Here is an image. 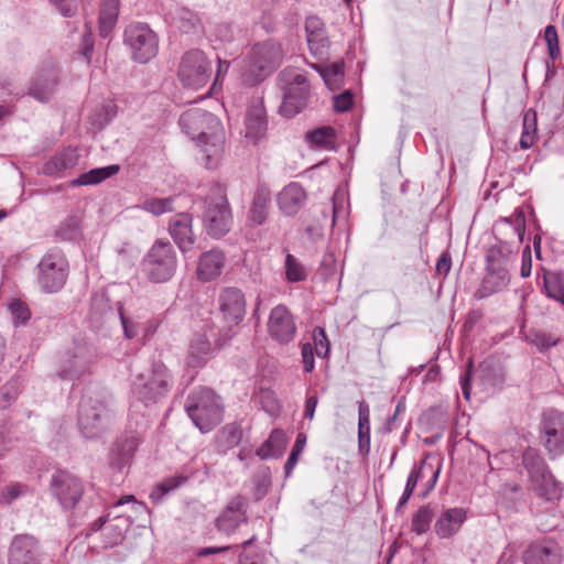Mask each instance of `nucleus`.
<instances>
[{"mask_svg": "<svg viewBox=\"0 0 564 564\" xmlns=\"http://www.w3.org/2000/svg\"><path fill=\"white\" fill-rule=\"evenodd\" d=\"M305 33L308 50L318 61H325L329 56L330 42L325 23L316 15H310L305 21Z\"/></svg>", "mask_w": 564, "mask_h": 564, "instance_id": "19", "label": "nucleus"}, {"mask_svg": "<svg viewBox=\"0 0 564 564\" xmlns=\"http://www.w3.org/2000/svg\"><path fill=\"white\" fill-rule=\"evenodd\" d=\"M440 471L441 467L433 466V464L427 462V457L422 459L420 464H415L408 476L403 494L400 497L395 510L399 511L402 507H404L408 503L416 488L417 482L424 479L425 477H429L425 484L426 491L429 492L433 490L437 482Z\"/></svg>", "mask_w": 564, "mask_h": 564, "instance_id": "17", "label": "nucleus"}, {"mask_svg": "<svg viewBox=\"0 0 564 564\" xmlns=\"http://www.w3.org/2000/svg\"><path fill=\"white\" fill-rule=\"evenodd\" d=\"M205 212H230L226 187L219 183L210 186L204 198Z\"/></svg>", "mask_w": 564, "mask_h": 564, "instance_id": "40", "label": "nucleus"}, {"mask_svg": "<svg viewBox=\"0 0 564 564\" xmlns=\"http://www.w3.org/2000/svg\"><path fill=\"white\" fill-rule=\"evenodd\" d=\"M115 518L121 519L124 525H111L110 531L108 530V547L115 546L123 541L126 530L130 524L128 518H122L119 514H116Z\"/></svg>", "mask_w": 564, "mask_h": 564, "instance_id": "58", "label": "nucleus"}, {"mask_svg": "<svg viewBox=\"0 0 564 564\" xmlns=\"http://www.w3.org/2000/svg\"><path fill=\"white\" fill-rule=\"evenodd\" d=\"M499 226H503L511 231V235L518 239L519 242L523 241L525 234V217L524 214H513L509 217H503L498 220Z\"/></svg>", "mask_w": 564, "mask_h": 564, "instance_id": "49", "label": "nucleus"}, {"mask_svg": "<svg viewBox=\"0 0 564 564\" xmlns=\"http://www.w3.org/2000/svg\"><path fill=\"white\" fill-rule=\"evenodd\" d=\"M185 411L202 433L210 432L224 420V405L220 398L205 387L195 389L187 395Z\"/></svg>", "mask_w": 564, "mask_h": 564, "instance_id": "3", "label": "nucleus"}, {"mask_svg": "<svg viewBox=\"0 0 564 564\" xmlns=\"http://www.w3.org/2000/svg\"><path fill=\"white\" fill-rule=\"evenodd\" d=\"M523 564H562L561 545L551 538L531 542L522 554Z\"/></svg>", "mask_w": 564, "mask_h": 564, "instance_id": "16", "label": "nucleus"}, {"mask_svg": "<svg viewBox=\"0 0 564 564\" xmlns=\"http://www.w3.org/2000/svg\"><path fill=\"white\" fill-rule=\"evenodd\" d=\"M271 484L272 480L269 468H263L262 470L254 474L252 477L253 499L256 501L262 500L268 495Z\"/></svg>", "mask_w": 564, "mask_h": 564, "instance_id": "47", "label": "nucleus"}, {"mask_svg": "<svg viewBox=\"0 0 564 564\" xmlns=\"http://www.w3.org/2000/svg\"><path fill=\"white\" fill-rule=\"evenodd\" d=\"M10 312L17 326L24 325L31 317L29 307L19 301L12 302L10 304Z\"/></svg>", "mask_w": 564, "mask_h": 564, "instance_id": "59", "label": "nucleus"}, {"mask_svg": "<svg viewBox=\"0 0 564 564\" xmlns=\"http://www.w3.org/2000/svg\"><path fill=\"white\" fill-rule=\"evenodd\" d=\"M172 23L182 36L191 40H199L205 35L203 14L188 7H178L172 17Z\"/></svg>", "mask_w": 564, "mask_h": 564, "instance_id": "20", "label": "nucleus"}, {"mask_svg": "<svg viewBox=\"0 0 564 564\" xmlns=\"http://www.w3.org/2000/svg\"><path fill=\"white\" fill-rule=\"evenodd\" d=\"M284 58L281 44L273 41L256 43L250 52V59L254 67L264 72H272L279 67Z\"/></svg>", "mask_w": 564, "mask_h": 564, "instance_id": "22", "label": "nucleus"}, {"mask_svg": "<svg viewBox=\"0 0 564 564\" xmlns=\"http://www.w3.org/2000/svg\"><path fill=\"white\" fill-rule=\"evenodd\" d=\"M21 392V381L19 378H11L0 389V409L9 408Z\"/></svg>", "mask_w": 564, "mask_h": 564, "instance_id": "51", "label": "nucleus"}, {"mask_svg": "<svg viewBox=\"0 0 564 564\" xmlns=\"http://www.w3.org/2000/svg\"><path fill=\"white\" fill-rule=\"evenodd\" d=\"M242 438V430L239 425L231 423L225 425L216 436V447L221 454L239 445Z\"/></svg>", "mask_w": 564, "mask_h": 564, "instance_id": "39", "label": "nucleus"}, {"mask_svg": "<svg viewBox=\"0 0 564 564\" xmlns=\"http://www.w3.org/2000/svg\"><path fill=\"white\" fill-rule=\"evenodd\" d=\"M123 43L131 58L140 64L153 59L159 53V35L144 22H131L123 31Z\"/></svg>", "mask_w": 564, "mask_h": 564, "instance_id": "4", "label": "nucleus"}, {"mask_svg": "<svg viewBox=\"0 0 564 564\" xmlns=\"http://www.w3.org/2000/svg\"><path fill=\"white\" fill-rule=\"evenodd\" d=\"M432 518L433 512L429 506L420 507L412 518V531L417 535L425 533L430 529Z\"/></svg>", "mask_w": 564, "mask_h": 564, "instance_id": "50", "label": "nucleus"}, {"mask_svg": "<svg viewBox=\"0 0 564 564\" xmlns=\"http://www.w3.org/2000/svg\"><path fill=\"white\" fill-rule=\"evenodd\" d=\"M311 149L332 151L336 148L337 131L332 126H322L308 130L304 135Z\"/></svg>", "mask_w": 564, "mask_h": 564, "instance_id": "33", "label": "nucleus"}, {"mask_svg": "<svg viewBox=\"0 0 564 564\" xmlns=\"http://www.w3.org/2000/svg\"><path fill=\"white\" fill-rule=\"evenodd\" d=\"M224 344L217 334L215 324L209 321L205 322L189 343L187 365L194 368L203 367L216 351L221 349Z\"/></svg>", "mask_w": 564, "mask_h": 564, "instance_id": "9", "label": "nucleus"}, {"mask_svg": "<svg viewBox=\"0 0 564 564\" xmlns=\"http://www.w3.org/2000/svg\"><path fill=\"white\" fill-rule=\"evenodd\" d=\"M208 217L204 219L206 232L219 239L225 236L231 226V214H207Z\"/></svg>", "mask_w": 564, "mask_h": 564, "instance_id": "41", "label": "nucleus"}, {"mask_svg": "<svg viewBox=\"0 0 564 564\" xmlns=\"http://www.w3.org/2000/svg\"><path fill=\"white\" fill-rule=\"evenodd\" d=\"M79 154L76 148H64L56 152L44 165L43 173L47 176L57 175L78 164Z\"/></svg>", "mask_w": 564, "mask_h": 564, "instance_id": "31", "label": "nucleus"}, {"mask_svg": "<svg viewBox=\"0 0 564 564\" xmlns=\"http://www.w3.org/2000/svg\"><path fill=\"white\" fill-rule=\"evenodd\" d=\"M285 280L290 283L303 282L307 279L306 268L291 253H288L284 261Z\"/></svg>", "mask_w": 564, "mask_h": 564, "instance_id": "45", "label": "nucleus"}, {"mask_svg": "<svg viewBox=\"0 0 564 564\" xmlns=\"http://www.w3.org/2000/svg\"><path fill=\"white\" fill-rule=\"evenodd\" d=\"M9 564H41L39 542L31 534H17L9 546Z\"/></svg>", "mask_w": 564, "mask_h": 564, "instance_id": "21", "label": "nucleus"}, {"mask_svg": "<svg viewBox=\"0 0 564 564\" xmlns=\"http://www.w3.org/2000/svg\"><path fill=\"white\" fill-rule=\"evenodd\" d=\"M271 200L270 189L264 185H259L256 189L250 212H265L270 207Z\"/></svg>", "mask_w": 564, "mask_h": 564, "instance_id": "56", "label": "nucleus"}, {"mask_svg": "<svg viewBox=\"0 0 564 564\" xmlns=\"http://www.w3.org/2000/svg\"><path fill=\"white\" fill-rule=\"evenodd\" d=\"M541 440L551 457L564 455V412L550 410L543 414Z\"/></svg>", "mask_w": 564, "mask_h": 564, "instance_id": "10", "label": "nucleus"}, {"mask_svg": "<svg viewBox=\"0 0 564 564\" xmlns=\"http://www.w3.org/2000/svg\"><path fill=\"white\" fill-rule=\"evenodd\" d=\"M226 254L218 248L203 252L197 259L196 278L206 283L216 280L223 273Z\"/></svg>", "mask_w": 564, "mask_h": 564, "instance_id": "24", "label": "nucleus"}, {"mask_svg": "<svg viewBox=\"0 0 564 564\" xmlns=\"http://www.w3.org/2000/svg\"><path fill=\"white\" fill-rule=\"evenodd\" d=\"M51 489L64 509L75 508L84 494L80 480L66 470L53 474Z\"/></svg>", "mask_w": 564, "mask_h": 564, "instance_id": "13", "label": "nucleus"}, {"mask_svg": "<svg viewBox=\"0 0 564 564\" xmlns=\"http://www.w3.org/2000/svg\"><path fill=\"white\" fill-rule=\"evenodd\" d=\"M171 198H149L142 204V209L145 212H172Z\"/></svg>", "mask_w": 564, "mask_h": 564, "instance_id": "62", "label": "nucleus"}, {"mask_svg": "<svg viewBox=\"0 0 564 564\" xmlns=\"http://www.w3.org/2000/svg\"><path fill=\"white\" fill-rule=\"evenodd\" d=\"M467 519L464 508H451L445 510L435 522V532L441 539H448L456 534Z\"/></svg>", "mask_w": 564, "mask_h": 564, "instance_id": "30", "label": "nucleus"}, {"mask_svg": "<svg viewBox=\"0 0 564 564\" xmlns=\"http://www.w3.org/2000/svg\"><path fill=\"white\" fill-rule=\"evenodd\" d=\"M524 337L527 343L534 346L540 352H544L556 346L561 340V338L555 334L534 328L529 329Z\"/></svg>", "mask_w": 564, "mask_h": 564, "instance_id": "42", "label": "nucleus"}, {"mask_svg": "<svg viewBox=\"0 0 564 564\" xmlns=\"http://www.w3.org/2000/svg\"><path fill=\"white\" fill-rule=\"evenodd\" d=\"M358 452L362 457L370 452V409L365 400L358 402Z\"/></svg>", "mask_w": 564, "mask_h": 564, "instance_id": "34", "label": "nucleus"}, {"mask_svg": "<svg viewBox=\"0 0 564 564\" xmlns=\"http://www.w3.org/2000/svg\"><path fill=\"white\" fill-rule=\"evenodd\" d=\"M485 275L479 288L474 293V299L484 300L503 291L510 283V273L485 265Z\"/></svg>", "mask_w": 564, "mask_h": 564, "instance_id": "27", "label": "nucleus"}, {"mask_svg": "<svg viewBox=\"0 0 564 564\" xmlns=\"http://www.w3.org/2000/svg\"><path fill=\"white\" fill-rule=\"evenodd\" d=\"M28 487L20 482L10 484L2 488L0 501L6 505H11L20 496L26 492Z\"/></svg>", "mask_w": 564, "mask_h": 564, "instance_id": "57", "label": "nucleus"}, {"mask_svg": "<svg viewBox=\"0 0 564 564\" xmlns=\"http://www.w3.org/2000/svg\"><path fill=\"white\" fill-rule=\"evenodd\" d=\"M192 475L187 474H177L171 477H166L161 480L159 484L150 492V499L156 503L161 502L163 498L185 485Z\"/></svg>", "mask_w": 564, "mask_h": 564, "instance_id": "38", "label": "nucleus"}, {"mask_svg": "<svg viewBox=\"0 0 564 564\" xmlns=\"http://www.w3.org/2000/svg\"><path fill=\"white\" fill-rule=\"evenodd\" d=\"M95 360L96 354L93 350L78 346L74 354L66 355V358L61 364L57 375L64 380H78L85 373L90 371V367Z\"/></svg>", "mask_w": 564, "mask_h": 564, "instance_id": "18", "label": "nucleus"}, {"mask_svg": "<svg viewBox=\"0 0 564 564\" xmlns=\"http://www.w3.org/2000/svg\"><path fill=\"white\" fill-rule=\"evenodd\" d=\"M246 126V138L253 142L262 139L268 130V117L263 105V100L260 98H253L246 112L245 118Z\"/></svg>", "mask_w": 564, "mask_h": 564, "instance_id": "25", "label": "nucleus"}, {"mask_svg": "<svg viewBox=\"0 0 564 564\" xmlns=\"http://www.w3.org/2000/svg\"><path fill=\"white\" fill-rule=\"evenodd\" d=\"M192 220L191 214H176L169 224V232L182 252L192 250L195 242Z\"/></svg>", "mask_w": 564, "mask_h": 564, "instance_id": "26", "label": "nucleus"}, {"mask_svg": "<svg viewBox=\"0 0 564 564\" xmlns=\"http://www.w3.org/2000/svg\"><path fill=\"white\" fill-rule=\"evenodd\" d=\"M333 106L336 112H346L354 107V94L350 90L334 96Z\"/></svg>", "mask_w": 564, "mask_h": 564, "instance_id": "60", "label": "nucleus"}, {"mask_svg": "<svg viewBox=\"0 0 564 564\" xmlns=\"http://www.w3.org/2000/svg\"><path fill=\"white\" fill-rule=\"evenodd\" d=\"M212 74V62L204 51L191 48L183 54L177 69V77L184 87L199 89L207 85Z\"/></svg>", "mask_w": 564, "mask_h": 564, "instance_id": "6", "label": "nucleus"}, {"mask_svg": "<svg viewBox=\"0 0 564 564\" xmlns=\"http://www.w3.org/2000/svg\"><path fill=\"white\" fill-rule=\"evenodd\" d=\"M57 87V73L51 67L41 70L30 83L28 94L39 101H47Z\"/></svg>", "mask_w": 564, "mask_h": 564, "instance_id": "29", "label": "nucleus"}, {"mask_svg": "<svg viewBox=\"0 0 564 564\" xmlns=\"http://www.w3.org/2000/svg\"><path fill=\"white\" fill-rule=\"evenodd\" d=\"M117 306H118L117 307L118 316H119L126 338H128V339L134 338L138 334V325L133 321H131L129 317L126 316L123 306L121 303H118Z\"/></svg>", "mask_w": 564, "mask_h": 564, "instance_id": "61", "label": "nucleus"}, {"mask_svg": "<svg viewBox=\"0 0 564 564\" xmlns=\"http://www.w3.org/2000/svg\"><path fill=\"white\" fill-rule=\"evenodd\" d=\"M532 486L536 495L547 501L560 499L562 496V484L555 479L551 470L544 474L542 479L532 481Z\"/></svg>", "mask_w": 564, "mask_h": 564, "instance_id": "37", "label": "nucleus"}, {"mask_svg": "<svg viewBox=\"0 0 564 564\" xmlns=\"http://www.w3.org/2000/svg\"><path fill=\"white\" fill-rule=\"evenodd\" d=\"M301 356L306 372H312L315 367L314 348L312 344L305 343L301 346Z\"/></svg>", "mask_w": 564, "mask_h": 564, "instance_id": "64", "label": "nucleus"}, {"mask_svg": "<svg viewBox=\"0 0 564 564\" xmlns=\"http://www.w3.org/2000/svg\"><path fill=\"white\" fill-rule=\"evenodd\" d=\"M177 267L176 253L167 240L158 239L143 260L149 279L155 283L169 281Z\"/></svg>", "mask_w": 564, "mask_h": 564, "instance_id": "5", "label": "nucleus"}, {"mask_svg": "<svg viewBox=\"0 0 564 564\" xmlns=\"http://www.w3.org/2000/svg\"><path fill=\"white\" fill-rule=\"evenodd\" d=\"M173 387V376L161 361L135 375L131 381L132 398L144 406H153L165 400Z\"/></svg>", "mask_w": 564, "mask_h": 564, "instance_id": "2", "label": "nucleus"}, {"mask_svg": "<svg viewBox=\"0 0 564 564\" xmlns=\"http://www.w3.org/2000/svg\"><path fill=\"white\" fill-rule=\"evenodd\" d=\"M522 465L525 468L531 482L542 479L550 468L541 453L532 447H528L522 454Z\"/></svg>", "mask_w": 564, "mask_h": 564, "instance_id": "35", "label": "nucleus"}, {"mask_svg": "<svg viewBox=\"0 0 564 564\" xmlns=\"http://www.w3.org/2000/svg\"><path fill=\"white\" fill-rule=\"evenodd\" d=\"M517 248L507 241H498L490 246L486 252V267L503 270L510 273L517 257Z\"/></svg>", "mask_w": 564, "mask_h": 564, "instance_id": "28", "label": "nucleus"}, {"mask_svg": "<svg viewBox=\"0 0 564 564\" xmlns=\"http://www.w3.org/2000/svg\"><path fill=\"white\" fill-rule=\"evenodd\" d=\"M37 282L46 293L59 291L66 283L68 276V261L65 254L58 249L48 250L39 262Z\"/></svg>", "mask_w": 564, "mask_h": 564, "instance_id": "7", "label": "nucleus"}, {"mask_svg": "<svg viewBox=\"0 0 564 564\" xmlns=\"http://www.w3.org/2000/svg\"><path fill=\"white\" fill-rule=\"evenodd\" d=\"M284 445L283 433L275 430L271 433L269 438L257 449V455L261 459H269L273 457H278L282 453V447Z\"/></svg>", "mask_w": 564, "mask_h": 564, "instance_id": "43", "label": "nucleus"}, {"mask_svg": "<svg viewBox=\"0 0 564 564\" xmlns=\"http://www.w3.org/2000/svg\"><path fill=\"white\" fill-rule=\"evenodd\" d=\"M543 285L545 294L562 305H564V286L561 276L556 272H545L543 274Z\"/></svg>", "mask_w": 564, "mask_h": 564, "instance_id": "44", "label": "nucleus"}, {"mask_svg": "<svg viewBox=\"0 0 564 564\" xmlns=\"http://www.w3.org/2000/svg\"><path fill=\"white\" fill-rule=\"evenodd\" d=\"M306 199V192L295 182L288 184L276 197L279 208L282 212H297L304 207Z\"/></svg>", "mask_w": 564, "mask_h": 564, "instance_id": "32", "label": "nucleus"}, {"mask_svg": "<svg viewBox=\"0 0 564 564\" xmlns=\"http://www.w3.org/2000/svg\"><path fill=\"white\" fill-rule=\"evenodd\" d=\"M248 499L241 494L229 498L225 508L216 518L215 524L218 531L232 534L242 523H248Z\"/></svg>", "mask_w": 564, "mask_h": 564, "instance_id": "14", "label": "nucleus"}, {"mask_svg": "<svg viewBox=\"0 0 564 564\" xmlns=\"http://www.w3.org/2000/svg\"><path fill=\"white\" fill-rule=\"evenodd\" d=\"M106 406L102 402L83 399L78 411V426L86 438H95L104 432Z\"/></svg>", "mask_w": 564, "mask_h": 564, "instance_id": "15", "label": "nucleus"}, {"mask_svg": "<svg viewBox=\"0 0 564 564\" xmlns=\"http://www.w3.org/2000/svg\"><path fill=\"white\" fill-rule=\"evenodd\" d=\"M80 234V221L76 216H68L56 229V236L64 241H74Z\"/></svg>", "mask_w": 564, "mask_h": 564, "instance_id": "46", "label": "nucleus"}, {"mask_svg": "<svg viewBox=\"0 0 564 564\" xmlns=\"http://www.w3.org/2000/svg\"><path fill=\"white\" fill-rule=\"evenodd\" d=\"M106 312V291L100 289L91 296L89 318L97 327L102 326Z\"/></svg>", "mask_w": 564, "mask_h": 564, "instance_id": "48", "label": "nucleus"}, {"mask_svg": "<svg viewBox=\"0 0 564 564\" xmlns=\"http://www.w3.org/2000/svg\"><path fill=\"white\" fill-rule=\"evenodd\" d=\"M283 86V99L279 108L281 116L294 118L307 106L310 98V84L303 74H295L291 77L290 73H281Z\"/></svg>", "mask_w": 564, "mask_h": 564, "instance_id": "8", "label": "nucleus"}, {"mask_svg": "<svg viewBox=\"0 0 564 564\" xmlns=\"http://www.w3.org/2000/svg\"><path fill=\"white\" fill-rule=\"evenodd\" d=\"M305 444H306V435L304 433H299L296 436V440L293 444V447L291 449V453L288 457V460L284 465V474L286 477H289L293 473V470L300 459V456L302 455V453L304 451Z\"/></svg>", "mask_w": 564, "mask_h": 564, "instance_id": "52", "label": "nucleus"}, {"mask_svg": "<svg viewBox=\"0 0 564 564\" xmlns=\"http://www.w3.org/2000/svg\"><path fill=\"white\" fill-rule=\"evenodd\" d=\"M106 180V166L93 169L70 181L73 187L96 185Z\"/></svg>", "mask_w": 564, "mask_h": 564, "instance_id": "53", "label": "nucleus"}, {"mask_svg": "<svg viewBox=\"0 0 564 564\" xmlns=\"http://www.w3.org/2000/svg\"><path fill=\"white\" fill-rule=\"evenodd\" d=\"M234 36V26L230 22H217L210 30V37L215 42L230 43Z\"/></svg>", "mask_w": 564, "mask_h": 564, "instance_id": "54", "label": "nucleus"}, {"mask_svg": "<svg viewBox=\"0 0 564 564\" xmlns=\"http://www.w3.org/2000/svg\"><path fill=\"white\" fill-rule=\"evenodd\" d=\"M178 124L185 134L196 141L205 166L215 169L225 148V130L220 120L205 109L189 108L181 115Z\"/></svg>", "mask_w": 564, "mask_h": 564, "instance_id": "1", "label": "nucleus"}, {"mask_svg": "<svg viewBox=\"0 0 564 564\" xmlns=\"http://www.w3.org/2000/svg\"><path fill=\"white\" fill-rule=\"evenodd\" d=\"M333 210L332 212H345L350 208L349 194L344 188H337L332 197Z\"/></svg>", "mask_w": 564, "mask_h": 564, "instance_id": "63", "label": "nucleus"}, {"mask_svg": "<svg viewBox=\"0 0 564 564\" xmlns=\"http://www.w3.org/2000/svg\"><path fill=\"white\" fill-rule=\"evenodd\" d=\"M313 341L316 355L321 358H325L329 354L330 343L327 338L326 332L321 326L313 328Z\"/></svg>", "mask_w": 564, "mask_h": 564, "instance_id": "55", "label": "nucleus"}, {"mask_svg": "<svg viewBox=\"0 0 564 564\" xmlns=\"http://www.w3.org/2000/svg\"><path fill=\"white\" fill-rule=\"evenodd\" d=\"M267 332L269 337L280 345L293 341L297 327L293 314L285 305L279 304L270 311Z\"/></svg>", "mask_w": 564, "mask_h": 564, "instance_id": "12", "label": "nucleus"}, {"mask_svg": "<svg viewBox=\"0 0 564 564\" xmlns=\"http://www.w3.org/2000/svg\"><path fill=\"white\" fill-rule=\"evenodd\" d=\"M218 310L229 327L240 325L247 315V300L241 289L224 288L218 295Z\"/></svg>", "mask_w": 564, "mask_h": 564, "instance_id": "11", "label": "nucleus"}, {"mask_svg": "<svg viewBox=\"0 0 564 564\" xmlns=\"http://www.w3.org/2000/svg\"><path fill=\"white\" fill-rule=\"evenodd\" d=\"M140 443L141 438L137 433H127L118 437L111 447L110 467L122 471L130 466Z\"/></svg>", "mask_w": 564, "mask_h": 564, "instance_id": "23", "label": "nucleus"}, {"mask_svg": "<svg viewBox=\"0 0 564 564\" xmlns=\"http://www.w3.org/2000/svg\"><path fill=\"white\" fill-rule=\"evenodd\" d=\"M538 139V113L533 108H529L523 112L519 145L522 150H528L536 143Z\"/></svg>", "mask_w": 564, "mask_h": 564, "instance_id": "36", "label": "nucleus"}]
</instances>
